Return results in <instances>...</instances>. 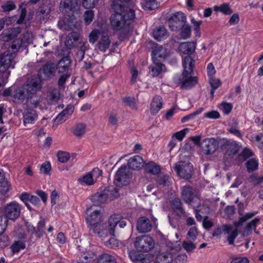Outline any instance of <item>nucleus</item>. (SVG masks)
Instances as JSON below:
<instances>
[{"label": "nucleus", "instance_id": "obj_10", "mask_svg": "<svg viewBox=\"0 0 263 263\" xmlns=\"http://www.w3.org/2000/svg\"><path fill=\"white\" fill-rule=\"evenodd\" d=\"M219 146L218 141L214 138H205L201 141V154L209 155L215 152Z\"/></svg>", "mask_w": 263, "mask_h": 263}, {"label": "nucleus", "instance_id": "obj_64", "mask_svg": "<svg viewBox=\"0 0 263 263\" xmlns=\"http://www.w3.org/2000/svg\"><path fill=\"white\" fill-rule=\"evenodd\" d=\"M187 255L185 254H179L175 258L174 263H186Z\"/></svg>", "mask_w": 263, "mask_h": 263}, {"label": "nucleus", "instance_id": "obj_40", "mask_svg": "<svg viewBox=\"0 0 263 263\" xmlns=\"http://www.w3.org/2000/svg\"><path fill=\"white\" fill-rule=\"evenodd\" d=\"M214 9L215 11L220 12L226 15H229L233 12L232 9L227 3H224L219 6H215Z\"/></svg>", "mask_w": 263, "mask_h": 263}, {"label": "nucleus", "instance_id": "obj_21", "mask_svg": "<svg viewBox=\"0 0 263 263\" xmlns=\"http://www.w3.org/2000/svg\"><path fill=\"white\" fill-rule=\"evenodd\" d=\"M88 228L103 221L100 210H96L86 217Z\"/></svg>", "mask_w": 263, "mask_h": 263}, {"label": "nucleus", "instance_id": "obj_8", "mask_svg": "<svg viewBox=\"0 0 263 263\" xmlns=\"http://www.w3.org/2000/svg\"><path fill=\"white\" fill-rule=\"evenodd\" d=\"M174 169L181 178L187 179L192 175L193 166L190 162L179 161L175 164Z\"/></svg>", "mask_w": 263, "mask_h": 263}, {"label": "nucleus", "instance_id": "obj_42", "mask_svg": "<svg viewBox=\"0 0 263 263\" xmlns=\"http://www.w3.org/2000/svg\"><path fill=\"white\" fill-rule=\"evenodd\" d=\"M86 132V126L83 123L77 124L73 128V134L77 137L82 136Z\"/></svg>", "mask_w": 263, "mask_h": 263}, {"label": "nucleus", "instance_id": "obj_36", "mask_svg": "<svg viewBox=\"0 0 263 263\" xmlns=\"http://www.w3.org/2000/svg\"><path fill=\"white\" fill-rule=\"evenodd\" d=\"M145 171L148 173L157 175L160 172V166L154 162L151 161L145 165Z\"/></svg>", "mask_w": 263, "mask_h": 263}, {"label": "nucleus", "instance_id": "obj_34", "mask_svg": "<svg viewBox=\"0 0 263 263\" xmlns=\"http://www.w3.org/2000/svg\"><path fill=\"white\" fill-rule=\"evenodd\" d=\"M46 224L45 219L40 216V220L37 222L36 228V237L37 238H41L45 234L44 229Z\"/></svg>", "mask_w": 263, "mask_h": 263}, {"label": "nucleus", "instance_id": "obj_16", "mask_svg": "<svg viewBox=\"0 0 263 263\" xmlns=\"http://www.w3.org/2000/svg\"><path fill=\"white\" fill-rule=\"evenodd\" d=\"M196 46L197 43L196 42H184L179 45L178 50L180 54L189 55L195 52Z\"/></svg>", "mask_w": 263, "mask_h": 263}, {"label": "nucleus", "instance_id": "obj_30", "mask_svg": "<svg viewBox=\"0 0 263 263\" xmlns=\"http://www.w3.org/2000/svg\"><path fill=\"white\" fill-rule=\"evenodd\" d=\"M154 62V65L149 67L150 72L153 77H157L162 72L165 71V67L164 65L156 63V60Z\"/></svg>", "mask_w": 263, "mask_h": 263}, {"label": "nucleus", "instance_id": "obj_29", "mask_svg": "<svg viewBox=\"0 0 263 263\" xmlns=\"http://www.w3.org/2000/svg\"><path fill=\"white\" fill-rule=\"evenodd\" d=\"M20 32L21 29L19 27L5 30L2 34V39L5 41H8L13 37L16 36Z\"/></svg>", "mask_w": 263, "mask_h": 263}, {"label": "nucleus", "instance_id": "obj_11", "mask_svg": "<svg viewBox=\"0 0 263 263\" xmlns=\"http://www.w3.org/2000/svg\"><path fill=\"white\" fill-rule=\"evenodd\" d=\"M118 224L120 228H124L126 225V222L120 214H114L111 215L108 218V227L110 236H115V228Z\"/></svg>", "mask_w": 263, "mask_h": 263}, {"label": "nucleus", "instance_id": "obj_43", "mask_svg": "<svg viewBox=\"0 0 263 263\" xmlns=\"http://www.w3.org/2000/svg\"><path fill=\"white\" fill-rule=\"evenodd\" d=\"M191 26L188 24L182 25L180 30V35L183 39H187L191 35Z\"/></svg>", "mask_w": 263, "mask_h": 263}, {"label": "nucleus", "instance_id": "obj_51", "mask_svg": "<svg viewBox=\"0 0 263 263\" xmlns=\"http://www.w3.org/2000/svg\"><path fill=\"white\" fill-rule=\"evenodd\" d=\"M233 124L234 126H231V127L228 129V132L237 137L241 138L242 134L238 128V123L234 122Z\"/></svg>", "mask_w": 263, "mask_h": 263}, {"label": "nucleus", "instance_id": "obj_47", "mask_svg": "<svg viewBox=\"0 0 263 263\" xmlns=\"http://www.w3.org/2000/svg\"><path fill=\"white\" fill-rule=\"evenodd\" d=\"M246 167L249 172L253 171L258 168V161L255 158L249 159L246 163Z\"/></svg>", "mask_w": 263, "mask_h": 263}, {"label": "nucleus", "instance_id": "obj_63", "mask_svg": "<svg viewBox=\"0 0 263 263\" xmlns=\"http://www.w3.org/2000/svg\"><path fill=\"white\" fill-rule=\"evenodd\" d=\"M230 263H250V260L246 257H234Z\"/></svg>", "mask_w": 263, "mask_h": 263}, {"label": "nucleus", "instance_id": "obj_53", "mask_svg": "<svg viewBox=\"0 0 263 263\" xmlns=\"http://www.w3.org/2000/svg\"><path fill=\"white\" fill-rule=\"evenodd\" d=\"M220 117L218 111L216 110H211L204 114V117L211 119H217Z\"/></svg>", "mask_w": 263, "mask_h": 263}, {"label": "nucleus", "instance_id": "obj_33", "mask_svg": "<svg viewBox=\"0 0 263 263\" xmlns=\"http://www.w3.org/2000/svg\"><path fill=\"white\" fill-rule=\"evenodd\" d=\"M73 14L71 15V18L69 14L67 15V17L65 16L64 20H61L59 22V26L61 29H66L67 28L72 29L74 27V21L72 18Z\"/></svg>", "mask_w": 263, "mask_h": 263}, {"label": "nucleus", "instance_id": "obj_44", "mask_svg": "<svg viewBox=\"0 0 263 263\" xmlns=\"http://www.w3.org/2000/svg\"><path fill=\"white\" fill-rule=\"evenodd\" d=\"M217 107L223 111L224 114L228 115L232 109L233 105L230 103L223 102L219 104Z\"/></svg>", "mask_w": 263, "mask_h": 263}, {"label": "nucleus", "instance_id": "obj_25", "mask_svg": "<svg viewBox=\"0 0 263 263\" xmlns=\"http://www.w3.org/2000/svg\"><path fill=\"white\" fill-rule=\"evenodd\" d=\"M163 100L160 96H156L154 97L150 105V111L153 115H156L162 108Z\"/></svg>", "mask_w": 263, "mask_h": 263}, {"label": "nucleus", "instance_id": "obj_45", "mask_svg": "<svg viewBox=\"0 0 263 263\" xmlns=\"http://www.w3.org/2000/svg\"><path fill=\"white\" fill-rule=\"evenodd\" d=\"M103 33H102L101 31L97 29H93L89 33L88 36L89 42L91 44H94L98 39L99 36Z\"/></svg>", "mask_w": 263, "mask_h": 263}, {"label": "nucleus", "instance_id": "obj_39", "mask_svg": "<svg viewBox=\"0 0 263 263\" xmlns=\"http://www.w3.org/2000/svg\"><path fill=\"white\" fill-rule=\"evenodd\" d=\"M70 65V59L67 57H64L59 62L57 68L59 72H63L69 68Z\"/></svg>", "mask_w": 263, "mask_h": 263}, {"label": "nucleus", "instance_id": "obj_31", "mask_svg": "<svg viewBox=\"0 0 263 263\" xmlns=\"http://www.w3.org/2000/svg\"><path fill=\"white\" fill-rule=\"evenodd\" d=\"M110 41L107 35L102 34L100 39L97 46L98 49L103 52H105L109 47Z\"/></svg>", "mask_w": 263, "mask_h": 263}, {"label": "nucleus", "instance_id": "obj_35", "mask_svg": "<svg viewBox=\"0 0 263 263\" xmlns=\"http://www.w3.org/2000/svg\"><path fill=\"white\" fill-rule=\"evenodd\" d=\"M57 156L58 160L61 163L66 162L71 157L72 161H75L76 155L72 154L71 156L70 154L65 151H60L57 153Z\"/></svg>", "mask_w": 263, "mask_h": 263}, {"label": "nucleus", "instance_id": "obj_7", "mask_svg": "<svg viewBox=\"0 0 263 263\" xmlns=\"http://www.w3.org/2000/svg\"><path fill=\"white\" fill-rule=\"evenodd\" d=\"M134 242L137 250L141 252H148L155 245L153 238L148 235L138 236Z\"/></svg>", "mask_w": 263, "mask_h": 263}, {"label": "nucleus", "instance_id": "obj_59", "mask_svg": "<svg viewBox=\"0 0 263 263\" xmlns=\"http://www.w3.org/2000/svg\"><path fill=\"white\" fill-rule=\"evenodd\" d=\"M98 3V0H83V5L86 9L93 8Z\"/></svg>", "mask_w": 263, "mask_h": 263}, {"label": "nucleus", "instance_id": "obj_5", "mask_svg": "<svg viewBox=\"0 0 263 263\" xmlns=\"http://www.w3.org/2000/svg\"><path fill=\"white\" fill-rule=\"evenodd\" d=\"M22 40L20 39L15 40L11 46V49L13 53L9 54L5 53L0 57V72H4L9 68H14L15 62L14 59V53L20 48L22 44Z\"/></svg>", "mask_w": 263, "mask_h": 263}, {"label": "nucleus", "instance_id": "obj_12", "mask_svg": "<svg viewBox=\"0 0 263 263\" xmlns=\"http://www.w3.org/2000/svg\"><path fill=\"white\" fill-rule=\"evenodd\" d=\"M104 179L103 171L98 167L82 175L78 181H100Z\"/></svg>", "mask_w": 263, "mask_h": 263}, {"label": "nucleus", "instance_id": "obj_62", "mask_svg": "<svg viewBox=\"0 0 263 263\" xmlns=\"http://www.w3.org/2000/svg\"><path fill=\"white\" fill-rule=\"evenodd\" d=\"M2 8L4 11L9 12L14 9L15 6L13 2H7L2 6Z\"/></svg>", "mask_w": 263, "mask_h": 263}, {"label": "nucleus", "instance_id": "obj_61", "mask_svg": "<svg viewBox=\"0 0 263 263\" xmlns=\"http://www.w3.org/2000/svg\"><path fill=\"white\" fill-rule=\"evenodd\" d=\"M253 155V153L252 151L248 148H245L243 149L240 155V157H242L244 160H246Z\"/></svg>", "mask_w": 263, "mask_h": 263}, {"label": "nucleus", "instance_id": "obj_28", "mask_svg": "<svg viewBox=\"0 0 263 263\" xmlns=\"http://www.w3.org/2000/svg\"><path fill=\"white\" fill-rule=\"evenodd\" d=\"M153 35L156 40L161 41L168 37V33L164 27L160 26L154 29Z\"/></svg>", "mask_w": 263, "mask_h": 263}, {"label": "nucleus", "instance_id": "obj_54", "mask_svg": "<svg viewBox=\"0 0 263 263\" xmlns=\"http://www.w3.org/2000/svg\"><path fill=\"white\" fill-rule=\"evenodd\" d=\"M9 239L6 234H0V249H3L8 246Z\"/></svg>", "mask_w": 263, "mask_h": 263}, {"label": "nucleus", "instance_id": "obj_19", "mask_svg": "<svg viewBox=\"0 0 263 263\" xmlns=\"http://www.w3.org/2000/svg\"><path fill=\"white\" fill-rule=\"evenodd\" d=\"M133 242V240L131 239H128L122 242H121V244L123 246L126 247L128 251V256L130 259L133 262H138L141 261L142 259V256L141 254H139L136 251L132 250H130L129 249L132 247V243Z\"/></svg>", "mask_w": 263, "mask_h": 263}, {"label": "nucleus", "instance_id": "obj_58", "mask_svg": "<svg viewBox=\"0 0 263 263\" xmlns=\"http://www.w3.org/2000/svg\"><path fill=\"white\" fill-rule=\"evenodd\" d=\"M198 235L197 230L196 227H191L187 232V236L192 240H195L197 238Z\"/></svg>", "mask_w": 263, "mask_h": 263}, {"label": "nucleus", "instance_id": "obj_26", "mask_svg": "<svg viewBox=\"0 0 263 263\" xmlns=\"http://www.w3.org/2000/svg\"><path fill=\"white\" fill-rule=\"evenodd\" d=\"M37 115L33 109H27L23 114V122L25 125L27 124H33L36 120Z\"/></svg>", "mask_w": 263, "mask_h": 263}, {"label": "nucleus", "instance_id": "obj_57", "mask_svg": "<svg viewBox=\"0 0 263 263\" xmlns=\"http://www.w3.org/2000/svg\"><path fill=\"white\" fill-rule=\"evenodd\" d=\"M209 83L213 89H217L221 85L220 80L214 77L209 78Z\"/></svg>", "mask_w": 263, "mask_h": 263}, {"label": "nucleus", "instance_id": "obj_18", "mask_svg": "<svg viewBox=\"0 0 263 263\" xmlns=\"http://www.w3.org/2000/svg\"><path fill=\"white\" fill-rule=\"evenodd\" d=\"M132 173L125 165H122L117 171L115 175L114 181H126L131 179Z\"/></svg>", "mask_w": 263, "mask_h": 263}, {"label": "nucleus", "instance_id": "obj_1", "mask_svg": "<svg viewBox=\"0 0 263 263\" xmlns=\"http://www.w3.org/2000/svg\"><path fill=\"white\" fill-rule=\"evenodd\" d=\"M112 9L115 13L110 16V24L113 29L118 30L123 28L135 18L133 10H125L123 1L112 0Z\"/></svg>", "mask_w": 263, "mask_h": 263}, {"label": "nucleus", "instance_id": "obj_22", "mask_svg": "<svg viewBox=\"0 0 263 263\" xmlns=\"http://www.w3.org/2000/svg\"><path fill=\"white\" fill-rule=\"evenodd\" d=\"M145 162L142 157L139 155L134 156L129 159L127 165L129 168L134 170H139L142 168Z\"/></svg>", "mask_w": 263, "mask_h": 263}, {"label": "nucleus", "instance_id": "obj_2", "mask_svg": "<svg viewBox=\"0 0 263 263\" xmlns=\"http://www.w3.org/2000/svg\"><path fill=\"white\" fill-rule=\"evenodd\" d=\"M41 88V80L39 76H34L28 79L26 84L14 91L13 100L16 103L22 102L26 98H31Z\"/></svg>", "mask_w": 263, "mask_h": 263}, {"label": "nucleus", "instance_id": "obj_15", "mask_svg": "<svg viewBox=\"0 0 263 263\" xmlns=\"http://www.w3.org/2000/svg\"><path fill=\"white\" fill-rule=\"evenodd\" d=\"M186 22V16L182 12H177L172 15L168 20V23L172 30H176L181 23Z\"/></svg>", "mask_w": 263, "mask_h": 263}, {"label": "nucleus", "instance_id": "obj_17", "mask_svg": "<svg viewBox=\"0 0 263 263\" xmlns=\"http://www.w3.org/2000/svg\"><path fill=\"white\" fill-rule=\"evenodd\" d=\"M79 0H63L60 5V10L63 14L72 13L78 6Z\"/></svg>", "mask_w": 263, "mask_h": 263}, {"label": "nucleus", "instance_id": "obj_27", "mask_svg": "<svg viewBox=\"0 0 263 263\" xmlns=\"http://www.w3.org/2000/svg\"><path fill=\"white\" fill-rule=\"evenodd\" d=\"M190 18L195 37L197 38L200 37L201 36V26L202 24V21L197 20L192 15L190 16Z\"/></svg>", "mask_w": 263, "mask_h": 263}, {"label": "nucleus", "instance_id": "obj_52", "mask_svg": "<svg viewBox=\"0 0 263 263\" xmlns=\"http://www.w3.org/2000/svg\"><path fill=\"white\" fill-rule=\"evenodd\" d=\"M10 182H0V194L5 195L10 190Z\"/></svg>", "mask_w": 263, "mask_h": 263}, {"label": "nucleus", "instance_id": "obj_56", "mask_svg": "<svg viewBox=\"0 0 263 263\" xmlns=\"http://www.w3.org/2000/svg\"><path fill=\"white\" fill-rule=\"evenodd\" d=\"M260 221V218L256 217L250 222L248 223L246 228L248 231H251L252 229H256L257 224Z\"/></svg>", "mask_w": 263, "mask_h": 263}, {"label": "nucleus", "instance_id": "obj_4", "mask_svg": "<svg viewBox=\"0 0 263 263\" xmlns=\"http://www.w3.org/2000/svg\"><path fill=\"white\" fill-rule=\"evenodd\" d=\"M115 185L108 186L102 192H97L92 196V200L100 203H104L109 199L113 200L119 197V187L127 185L129 182H113Z\"/></svg>", "mask_w": 263, "mask_h": 263}, {"label": "nucleus", "instance_id": "obj_14", "mask_svg": "<svg viewBox=\"0 0 263 263\" xmlns=\"http://www.w3.org/2000/svg\"><path fill=\"white\" fill-rule=\"evenodd\" d=\"M89 232L99 235L100 237H105L109 234L108 222L102 221L88 228Z\"/></svg>", "mask_w": 263, "mask_h": 263}, {"label": "nucleus", "instance_id": "obj_6", "mask_svg": "<svg viewBox=\"0 0 263 263\" xmlns=\"http://www.w3.org/2000/svg\"><path fill=\"white\" fill-rule=\"evenodd\" d=\"M181 196L184 202L193 209L199 208L201 206L200 194L196 189L189 185L183 186Z\"/></svg>", "mask_w": 263, "mask_h": 263}, {"label": "nucleus", "instance_id": "obj_23", "mask_svg": "<svg viewBox=\"0 0 263 263\" xmlns=\"http://www.w3.org/2000/svg\"><path fill=\"white\" fill-rule=\"evenodd\" d=\"M222 230L224 233L229 235L227 238L229 243L233 245L235 238L238 235V229L237 228L233 229L231 225L225 224L222 226Z\"/></svg>", "mask_w": 263, "mask_h": 263}, {"label": "nucleus", "instance_id": "obj_32", "mask_svg": "<svg viewBox=\"0 0 263 263\" xmlns=\"http://www.w3.org/2000/svg\"><path fill=\"white\" fill-rule=\"evenodd\" d=\"M167 54L166 49L161 46H156L152 51V58L154 61H156L158 58L164 59Z\"/></svg>", "mask_w": 263, "mask_h": 263}, {"label": "nucleus", "instance_id": "obj_20", "mask_svg": "<svg viewBox=\"0 0 263 263\" xmlns=\"http://www.w3.org/2000/svg\"><path fill=\"white\" fill-rule=\"evenodd\" d=\"M152 225L151 221L146 217H140L137 223V229L141 233H147L151 231Z\"/></svg>", "mask_w": 263, "mask_h": 263}, {"label": "nucleus", "instance_id": "obj_48", "mask_svg": "<svg viewBox=\"0 0 263 263\" xmlns=\"http://www.w3.org/2000/svg\"><path fill=\"white\" fill-rule=\"evenodd\" d=\"M156 0H145L142 4L143 8L147 10H153L157 7L158 4Z\"/></svg>", "mask_w": 263, "mask_h": 263}, {"label": "nucleus", "instance_id": "obj_46", "mask_svg": "<svg viewBox=\"0 0 263 263\" xmlns=\"http://www.w3.org/2000/svg\"><path fill=\"white\" fill-rule=\"evenodd\" d=\"M190 129L188 128H184L178 132L174 133L172 136L174 139L179 141H182L185 135L189 132Z\"/></svg>", "mask_w": 263, "mask_h": 263}, {"label": "nucleus", "instance_id": "obj_49", "mask_svg": "<svg viewBox=\"0 0 263 263\" xmlns=\"http://www.w3.org/2000/svg\"><path fill=\"white\" fill-rule=\"evenodd\" d=\"M54 68L53 64L47 63L40 70V73L43 72L46 76L48 77L52 73Z\"/></svg>", "mask_w": 263, "mask_h": 263}, {"label": "nucleus", "instance_id": "obj_38", "mask_svg": "<svg viewBox=\"0 0 263 263\" xmlns=\"http://www.w3.org/2000/svg\"><path fill=\"white\" fill-rule=\"evenodd\" d=\"M172 255L168 253H161L157 255L155 263H172Z\"/></svg>", "mask_w": 263, "mask_h": 263}, {"label": "nucleus", "instance_id": "obj_50", "mask_svg": "<svg viewBox=\"0 0 263 263\" xmlns=\"http://www.w3.org/2000/svg\"><path fill=\"white\" fill-rule=\"evenodd\" d=\"M51 169V163L49 161H46L41 165L40 171L42 174L49 175Z\"/></svg>", "mask_w": 263, "mask_h": 263}, {"label": "nucleus", "instance_id": "obj_3", "mask_svg": "<svg viewBox=\"0 0 263 263\" xmlns=\"http://www.w3.org/2000/svg\"><path fill=\"white\" fill-rule=\"evenodd\" d=\"M195 61L190 56L185 57L182 60L183 72L179 83L184 88H188L195 85L197 83V78L192 77L193 72Z\"/></svg>", "mask_w": 263, "mask_h": 263}, {"label": "nucleus", "instance_id": "obj_37", "mask_svg": "<svg viewBox=\"0 0 263 263\" xmlns=\"http://www.w3.org/2000/svg\"><path fill=\"white\" fill-rule=\"evenodd\" d=\"M97 263H117V260L112 255L104 253L99 256Z\"/></svg>", "mask_w": 263, "mask_h": 263}, {"label": "nucleus", "instance_id": "obj_9", "mask_svg": "<svg viewBox=\"0 0 263 263\" xmlns=\"http://www.w3.org/2000/svg\"><path fill=\"white\" fill-rule=\"evenodd\" d=\"M4 217L8 221V219L14 221L18 218L21 213L20 205L16 201H12L5 206L4 210Z\"/></svg>", "mask_w": 263, "mask_h": 263}, {"label": "nucleus", "instance_id": "obj_55", "mask_svg": "<svg viewBox=\"0 0 263 263\" xmlns=\"http://www.w3.org/2000/svg\"><path fill=\"white\" fill-rule=\"evenodd\" d=\"M8 226V221L3 216H0V234H4Z\"/></svg>", "mask_w": 263, "mask_h": 263}, {"label": "nucleus", "instance_id": "obj_41", "mask_svg": "<svg viewBox=\"0 0 263 263\" xmlns=\"http://www.w3.org/2000/svg\"><path fill=\"white\" fill-rule=\"evenodd\" d=\"M26 248L25 243L21 240L15 241L10 246V249L13 254L18 253L21 250Z\"/></svg>", "mask_w": 263, "mask_h": 263}, {"label": "nucleus", "instance_id": "obj_60", "mask_svg": "<svg viewBox=\"0 0 263 263\" xmlns=\"http://www.w3.org/2000/svg\"><path fill=\"white\" fill-rule=\"evenodd\" d=\"M93 11L91 10L86 11L84 13V20L86 24L90 23L93 18Z\"/></svg>", "mask_w": 263, "mask_h": 263}, {"label": "nucleus", "instance_id": "obj_13", "mask_svg": "<svg viewBox=\"0 0 263 263\" xmlns=\"http://www.w3.org/2000/svg\"><path fill=\"white\" fill-rule=\"evenodd\" d=\"M74 111L72 105H68L66 107L60 112L54 119L52 128L55 129L57 126L66 121L72 115Z\"/></svg>", "mask_w": 263, "mask_h": 263}, {"label": "nucleus", "instance_id": "obj_24", "mask_svg": "<svg viewBox=\"0 0 263 263\" xmlns=\"http://www.w3.org/2000/svg\"><path fill=\"white\" fill-rule=\"evenodd\" d=\"M170 205L173 211L176 214L181 217L185 214V210L183 208L182 203L179 198H175L170 201Z\"/></svg>", "mask_w": 263, "mask_h": 263}]
</instances>
